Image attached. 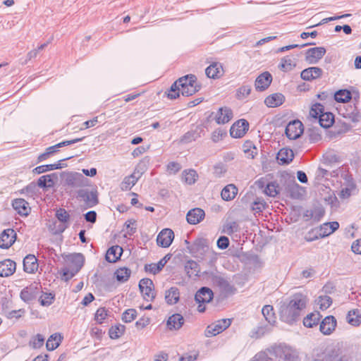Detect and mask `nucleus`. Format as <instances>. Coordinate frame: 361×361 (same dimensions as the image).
<instances>
[{
  "label": "nucleus",
  "mask_w": 361,
  "mask_h": 361,
  "mask_svg": "<svg viewBox=\"0 0 361 361\" xmlns=\"http://www.w3.org/2000/svg\"><path fill=\"white\" fill-rule=\"evenodd\" d=\"M66 265L61 269L62 279L67 281L72 279L82 267L84 257L80 253L68 255L64 258Z\"/></svg>",
  "instance_id": "obj_2"
},
{
  "label": "nucleus",
  "mask_w": 361,
  "mask_h": 361,
  "mask_svg": "<svg viewBox=\"0 0 361 361\" xmlns=\"http://www.w3.org/2000/svg\"><path fill=\"white\" fill-rule=\"evenodd\" d=\"M317 305L322 310H326L332 303V300L329 295H320L316 300Z\"/></svg>",
  "instance_id": "obj_47"
},
{
  "label": "nucleus",
  "mask_w": 361,
  "mask_h": 361,
  "mask_svg": "<svg viewBox=\"0 0 361 361\" xmlns=\"http://www.w3.org/2000/svg\"><path fill=\"white\" fill-rule=\"evenodd\" d=\"M239 230L238 224L236 221H231L227 223L224 228L225 233L231 235L233 233L237 232Z\"/></svg>",
  "instance_id": "obj_56"
},
{
  "label": "nucleus",
  "mask_w": 361,
  "mask_h": 361,
  "mask_svg": "<svg viewBox=\"0 0 361 361\" xmlns=\"http://www.w3.org/2000/svg\"><path fill=\"white\" fill-rule=\"evenodd\" d=\"M79 197H80L86 203V205L88 207H92L95 206L98 203V198L96 192L94 191H87V190H80L78 193Z\"/></svg>",
  "instance_id": "obj_24"
},
{
  "label": "nucleus",
  "mask_w": 361,
  "mask_h": 361,
  "mask_svg": "<svg viewBox=\"0 0 361 361\" xmlns=\"http://www.w3.org/2000/svg\"><path fill=\"white\" fill-rule=\"evenodd\" d=\"M309 300L307 295L296 293L291 295L280 307L281 319L289 324L298 322L306 308Z\"/></svg>",
  "instance_id": "obj_1"
},
{
  "label": "nucleus",
  "mask_w": 361,
  "mask_h": 361,
  "mask_svg": "<svg viewBox=\"0 0 361 361\" xmlns=\"http://www.w3.org/2000/svg\"><path fill=\"white\" fill-rule=\"evenodd\" d=\"M233 116V111L230 108L221 107L216 114L215 121L218 124H225L232 119Z\"/></svg>",
  "instance_id": "obj_17"
},
{
  "label": "nucleus",
  "mask_w": 361,
  "mask_h": 361,
  "mask_svg": "<svg viewBox=\"0 0 361 361\" xmlns=\"http://www.w3.org/2000/svg\"><path fill=\"white\" fill-rule=\"evenodd\" d=\"M336 320L333 316L326 317L320 324V331L324 335H329L335 329Z\"/></svg>",
  "instance_id": "obj_23"
},
{
  "label": "nucleus",
  "mask_w": 361,
  "mask_h": 361,
  "mask_svg": "<svg viewBox=\"0 0 361 361\" xmlns=\"http://www.w3.org/2000/svg\"><path fill=\"white\" fill-rule=\"evenodd\" d=\"M266 204L263 200L257 199L251 206V209L255 214H259L265 208Z\"/></svg>",
  "instance_id": "obj_54"
},
{
  "label": "nucleus",
  "mask_w": 361,
  "mask_h": 361,
  "mask_svg": "<svg viewBox=\"0 0 361 361\" xmlns=\"http://www.w3.org/2000/svg\"><path fill=\"white\" fill-rule=\"evenodd\" d=\"M347 322L355 326H359L361 324V314L358 310L349 311L346 317Z\"/></svg>",
  "instance_id": "obj_40"
},
{
  "label": "nucleus",
  "mask_w": 361,
  "mask_h": 361,
  "mask_svg": "<svg viewBox=\"0 0 361 361\" xmlns=\"http://www.w3.org/2000/svg\"><path fill=\"white\" fill-rule=\"evenodd\" d=\"M16 239V233L13 229L4 230L0 234V247L3 249L9 248L14 243Z\"/></svg>",
  "instance_id": "obj_13"
},
{
  "label": "nucleus",
  "mask_w": 361,
  "mask_h": 361,
  "mask_svg": "<svg viewBox=\"0 0 361 361\" xmlns=\"http://www.w3.org/2000/svg\"><path fill=\"white\" fill-rule=\"evenodd\" d=\"M226 133L221 129H218L212 133V139L213 142H219L223 136L226 135Z\"/></svg>",
  "instance_id": "obj_63"
},
{
  "label": "nucleus",
  "mask_w": 361,
  "mask_h": 361,
  "mask_svg": "<svg viewBox=\"0 0 361 361\" xmlns=\"http://www.w3.org/2000/svg\"><path fill=\"white\" fill-rule=\"evenodd\" d=\"M106 316L107 310L104 307H99L95 313L94 319L98 323L102 324Z\"/></svg>",
  "instance_id": "obj_57"
},
{
  "label": "nucleus",
  "mask_w": 361,
  "mask_h": 361,
  "mask_svg": "<svg viewBox=\"0 0 361 361\" xmlns=\"http://www.w3.org/2000/svg\"><path fill=\"white\" fill-rule=\"evenodd\" d=\"M180 82V92L183 96L189 97L200 90L197 78L194 75H188L178 79Z\"/></svg>",
  "instance_id": "obj_3"
},
{
  "label": "nucleus",
  "mask_w": 361,
  "mask_h": 361,
  "mask_svg": "<svg viewBox=\"0 0 361 361\" xmlns=\"http://www.w3.org/2000/svg\"><path fill=\"white\" fill-rule=\"evenodd\" d=\"M272 81V75L266 71L260 74L255 80V89L258 91H264L267 89Z\"/></svg>",
  "instance_id": "obj_15"
},
{
  "label": "nucleus",
  "mask_w": 361,
  "mask_h": 361,
  "mask_svg": "<svg viewBox=\"0 0 361 361\" xmlns=\"http://www.w3.org/2000/svg\"><path fill=\"white\" fill-rule=\"evenodd\" d=\"M339 228V224L337 221L324 223L320 226L316 228V234L314 237L308 238V241L312 242L319 238L329 236Z\"/></svg>",
  "instance_id": "obj_5"
},
{
  "label": "nucleus",
  "mask_w": 361,
  "mask_h": 361,
  "mask_svg": "<svg viewBox=\"0 0 361 361\" xmlns=\"http://www.w3.org/2000/svg\"><path fill=\"white\" fill-rule=\"evenodd\" d=\"M16 269V264L11 259H5L0 262V276L8 277L11 276Z\"/></svg>",
  "instance_id": "obj_20"
},
{
  "label": "nucleus",
  "mask_w": 361,
  "mask_h": 361,
  "mask_svg": "<svg viewBox=\"0 0 361 361\" xmlns=\"http://www.w3.org/2000/svg\"><path fill=\"white\" fill-rule=\"evenodd\" d=\"M284 100L285 97L282 94L274 93L266 97L264 103L268 107L273 108L281 105Z\"/></svg>",
  "instance_id": "obj_27"
},
{
  "label": "nucleus",
  "mask_w": 361,
  "mask_h": 361,
  "mask_svg": "<svg viewBox=\"0 0 361 361\" xmlns=\"http://www.w3.org/2000/svg\"><path fill=\"white\" fill-rule=\"evenodd\" d=\"M62 166L61 163H56L53 164H46L37 166L33 169V172L37 174H41L49 171H53L55 169H61Z\"/></svg>",
  "instance_id": "obj_43"
},
{
  "label": "nucleus",
  "mask_w": 361,
  "mask_h": 361,
  "mask_svg": "<svg viewBox=\"0 0 361 361\" xmlns=\"http://www.w3.org/2000/svg\"><path fill=\"white\" fill-rule=\"evenodd\" d=\"M37 261L34 255H27L23 259V270L28 274H34L38 269Z\"/></svg>",
  "instance_id": "obj_22"
},
{
  "label": "nucleus",
  "mask_w": 361,
  "mask_h": 361,
  "mask_svg": "<svg viewBox=\"0 0 361 361\" xmlns=\"http://www.w3.org/2000/svg\"><path fill=\"white\" fill-rule=\"evenodd\" d=\"M84 139V137L80 138H76L71 140H66L63 141L61 142H59L54 146L49 147L46 149V152L50 157L51 155L54 154L55 152L58 151V149L64 146H68L72 144H75L76 142H80Z\"/></svg>",
  "instance_id": "obj_32"
},
{
  "label": "nucleus",
  "mask_w": 361,
  "mask_h": 361,
  "mask_svg": "<svg viewBox=\"0 0 361 361\" xmlns=\"http://www.w3.org/2000/svg\"><path fill=\"white\" fill-rule=\"evenodd\" d=\"M294 154L290 149L283 148L277 154V160L280 164H288L293 159Z\"/></svg>",
  "instance_id": "obj_29"
},
{
  "label": "nucleus",
  "mask_w": 361,
  "mask_h": 361,
  "mask_svg": "<svg viewBox=\"0 0 361 361\" xmlns=\"http://www.w3.org/2000/svg\"><path fill=\"white\" fill-rule=\"evenodd\" d=\"M56 216L58 220L62 223H67L70 219V215L68 212L62 208H60L56 211Z\"/></svg>",
  "instance_id": "obj_55"
},
{
  "label": "nucleus",
  "mask_w": 361,
  "mask_h": 361,
  "mask_svg": "<svg viewBox=\"0 0 361 361\" xmlns=\"http://www.w3.org/2000/svg\"><path fill=\"white\" fill-rule=\"evenodd\" d=\"M38 291V285L32 284L23 288L20 292V296L23 301L30 302L36 298Z\"/></svg>",
  "instance_id": "obj_21"
},
{
  "label": "nucleus",
  "mask_w": 361,
  "mask_h": 361,
  "mask_svg": "<svg viewBox=\"0 0 361 361\" xmlns=\"http://www.w3.org/2000/svg\"><path fill=\"white\" fill-rule=\"evenodd\" d=\"M249 123L245 119H240L235 122L231 129L230 135L235 138H240L248 130Z\"/></svg>",
  "instance_id": "obj_11"
},
{
  "label": "nucleus",
  "mask_w": 361,
  "mask_h": 361,
  "mask_svg": "<svg viewBox=\"0 0 361 361\" xmlns=\"http://www.w3.org/2000/svg\"><path fill=\"white\" fill-rule=\"evenodd\" d=\"M262 313L266 321L270 324H274L276 322V316L271 305H264L262 310Z\"/></svg>",
  "instance_id": "obj_41"
},
{
  "label": "nucleus",
  "mask_w": 361,
  "mask_h": 361,
  "mask_svg": "<svg viewBox=\"0 0 361 361\" xmlns=\"http://www.w3.org/2000/svg\"><path fill=\"white\" fill-rule=\"evenodd\" d=\"M251 92L250 85H243L238 90L237 95L238 99H244L247 97Z\"/></svg>",
  "instance_id": "obj_59"
},
{
  "label": "nucleus",
  "mask_w": 361,
  "mask_h": 361,
  "mask_svg": "<svg viewBox=\"0 0 361 361\" xmlns=\"http://www.w3.org/2000/svg\"><path fill=\"white\" fill-rule=\"evenodd\" d=\"M288 190L291 197L294 199H299L302 196V188L295 181L288 185Z\"/></svg>",
  "instance_id": "obj_42"
},
{
  "label": "nucleus",
  "mask_w": 361,
  "mask_h": 361,
  "mask_svg": "<svg viewBox=\"0 0 361 361\" xmlns=\"http://www.w3.org/2000/svg\"><path fill=\"white\" fill-rule=\"evenodd\" d=\"M12 207L14 210L21 216H26L31 211V208L29 206L28 202L22 198L13 200L12 202Z\"/></svg>",
  "instance_id": "obj_18"
},
{
  "label": "nucleus",
  "mask_w": 361,
  "mask_h": 361,
  "mask_svg": "<svg viewBox=\"0 0 361 361\" xmlns=\"http://www.w3.org/2000/svg\"><path fill=\"white\" fill-rule=\"evenodd\" d=\"M312 361H342V357L336 352L326 351L317 354Z\"/></svg>",
  "instance_id": "obj_28"
},
{
  "label": "nucleus",
  "mask_w": 361,
  "mask_h": 361,
  "mask_svg": "<svg viewBox=\"0 0 361 361\" xmlns=\"http://www.w3.org/2000/svg\"><path fill=\"white\" fill-rule=\"evenodd\" d=\"M173 238V231L170 228H164L158 234L157 243L159 246L168 247L172 243Z\"/></svg>",
  "instance_id": "obj_14"
},
{
  "label": "nucleus",
  "mask_w": 361,
  "mask_h": 361,
  "mask_svg": "<svg viewBox=\"0 0 361 361\" xmlns=\"http://www.w3.org/2000/svg\"><path fill=\"white\" fill-rule=\"evenodd\" d=\"M139 288L143 298L147 301H152L155 298L153 281L149 279H142L140 281Z\"/></svg>",
  "instance_id": "obj_9"
},
{
  "label": "nucleus",
  "mask_w": 361,
  "mask_h": 361,
  "mask_svg": "<svg viewBox=\"0 0 361 361\" xmlns=\"http://www.w3.org/2000/svg\"><path fill=\"white\" fill-rule=\"evenodd\" d=\"M286 135L290 140H296L303 133V125L298 120L290 121L286 128Z\"/></svg>",
  "instance_id": "obj_10"
},
{
  "label": "nucleus",
  "mask_w": 361,
  "mask_h": 361,
  "mask_svg": "<svg viewBox=\"0 0 361 361\" xmlns=\"http://www.w3.org/2000/svg\"><path fill=\"white\" fill-rule=\"evenodd\" d=\"M264 192L270 197H276L279 192V187L276 182H271L267 185Z\"/></svg>",
  "instance_id": "obj_49"
},
{
  "label": "nucleus",
  "mask_w": 361,
  "mask_h": 361,
  "mask_svg": "<svg viewBox=\"0 0 361 361\" xmlns=\"http://www.w3.org/2000/svg\"><path fill=\"white\" fill-rule=\"evenodd\" d=\"M323 71L319 67H310L301 72L300 77L302 80L311 81L322 77Z\"/></svg>",
  "instance_id": "obj_19"
},
{
  "label": "nucleus",
  "mask_w": 361,
  "mask_h": 361,
  "mask_svg": "<svg viewBox=\"0 0 361 361\" xmlns=\"http://www.w3.org/2000/svg\"><path fill=\"white\" fill-rule=\"evenodd\" d=\"M238 192V188L233 184H229L224 187L221 195L224 200L230 201L235 198Z\"/></svg>",
  "instance_id": "obj_31"
},
{
  "label": "nucleus",
  "mask_w": 361,
  "mask_h": 361,
  "mask_svg": "<svg viewBox=\"0 0 361 361\" xmlns=\"http://www.w3.org/2000/svg\"><path fill=\"white\" fill-rule=\"evenodd\" d=\"M61 336L57 334H52L47 340L46 347L48 350H55L60 344Z\"/></svg>",
  "instance_id": "obj_45"
},
{
  "label": "nucleus",
  "mask_w": 361,
  "mask_h": 361,
  "mask_svg": "<svg viewBox=\"0 0 361 361\" xmlns=\"http://www.w3.org/2000/svg\"><path fill=\"white\" fill-rule=\"evenodd\" d=\"M326 49L324 47H313L307 49L305 53V61L310 64H315L324 56Z\"/></svg>",
  "instance_id": "obj_12"
},
{
  "label": "nucleus",
  "mask_w": 361,
  "mask_h": 361,
  "mask_svg": "<svg viewBox=\"0 0 361 361\" xmlns=\"http://www.w3.org/2000/svg\"><path fill=\"white\" fill-rule=\"evenodd\" d=\"M231 324V319H219L210 325L207 326L204 331L206 337H212L219 334L224 330L228 329Z\"/></svg>",
  "instance_id": "obj_7"
},
{
  "label": "nucleus",
  "mask_w": 361,
  "mask_h": 361,
  "mask_svg": "<svg viewBox=\"0 0 361 361\" xmlns=\"http://www.w3.org/2000/svg\"><path fill=\"white\" fill-rule=\"evenodd\" d=\"M180 293L176 287H171L166 292L165 300L169 305H174L179 300Z\"/></svg>",
  "instance_id": "obj_33"
},
{
  "label": "nucleus",
  "mask_w": 361,
  "mask_h": 361,
  "mask_svg": "<svg viewBox=\"0 0 361 361\" xmlns=\"http://www.w3.org/2000/svg\"><path fill=\"white\" fill-rule=\"evenodd\" d=\"M25 314V310L19 309L17 310H11L6 312V317L8 319H19Z\"/></svg>",
  "instance_id": "obj_61"
},
{
  "label": "nucleus",
  "mask_w": 361,
  "mask_h": 361,
  "mask_svg": "<svg viewBox=\"0 0 361 361\" xmlns=\"http://www.w3.org/2000/svg\"><path fill=\"white\" fill-rule=\"evenodd\" d=\"M54 300V295L53 294L45 293L40 296L39 301L42 306H49L52 304Z\"/></svg>",
  "instance_id": "obj_53"
},
{
  "label": "nucleus",
  "mask_w": 361,
  "mask_h": 361,
  "mask_svg": "<svg viewBox=\"0 0 361 361\" xmlns=\"http://www.w3.org/2000/svg\"><path fill=\"white\" fill-rule=\"evenodd\" d=\"M320 314L318 312L307 314L303 319V324L307 328H312L318 324L320 320Z\"/></svg>",
  "instance_id": "obj_34"
},
{
  "label": "nucleus",
  "mask_w": 361,
  "mask_h": 361,
  "mask_svg": "<svg viewBox=\"0 0 361 361\" xmlns=\"http://www.w3.org/2000/svg\"><path fill=\"white\" fill-rule=\"evenodd\" d=\"M323 106L320 104H314L310 110V115L316 118L319 117V114H323Z\"/></svg>",
  "instance_id": "obj_60"
},
{
  "label": "nucleus",
  "mask_w": 361,
  "mask_h": 361,
  "mask_svg": "<svg viewBox=\"0 0 361 361\" xmlns=\"http://www.w3.org/2000/svg\"><path fill=\"white\" fill-rule=\"evenodd\" d=\"M205 216V212L200 208H194L188 211L186 219L188 224L195 225L202 221Z\"/></svg>",
  "instance_id": "obj_16"
},
{
  "label": "nucleus",
  "mask_w": 361,
  "mask_h": 361,
  "mask_svg": "<svg viewBox=\"0 0 361 361\" xmlns=\"http://www.w3.org/2000/svg\"><path fill=\"white\" fill-rule=\"evenodd\" d=\"M164 267V262H162V261H159L157 264H149L145 265V271L149 273H152L153 274H156L158 272H159L163 267Z\"/></svg>",
  "instance_id": "obj_50"
},
{
  "label": "nucleus",
  "mask_w": 361,
  "mask_h": 361,
  "mask_svg": "<svg viewBox=\"0 0 361 361\" xmlns=\"http://www.w3.org/2000/svg\"><path fill=\"white\" fill-rule=\"evenodd\" d=\"M185 243L189 253L196 258L202 259L209 249L207 241L204 238H197L192 243L188 240Z\"/></svg>",
  "instance_id": "obj_4"
},
{
  "label": "nucleus",
  "mask_w": 361,
  "mask_h": 361,
  "mask_svg": "<svg viewBox=\"0 0 361 361\" xmlns=\"http://www.w3.org/2000/svg\"><path fill=\"white\" fill-rule=\"evenodd\" d=\"M319 123L324 128L331 126L334 121V115L331 113H323L319 114Z\"/></svg>",
  "instance_id": "obj_39"
},
{
  "label": "nucleus",
  "mask_w": 361,
  "mask_h": 361,
  "mask_svg": "<svg viewBox=\"0 0 361 361\" xmlns=\"http://www.w3.org/2000/svg\"><path fill=\"white\" fill-rule=\"evenodd\" d=\"M44 343V337L41 334H37L30 341V345L33 348H41Z\"/></svg>",
  "instance_id": "obj_51"
},
{
  "label": "nucleus",
  "mask_w": 361,
  "mask_h": 361,
  "mask_svg": "<svg viewBox=\"0 0 361 361\" xmlns=\"http://www.w3.org/2000/svg\"><path fill=\"white\" fill-rule=\"evenodd\" d=\"M197 177V174L195 170H185L182 173L183 180L189 185L193 184L196 181V178Z\"/></svg>",
  "instance_id": "obj_46"
},
{
  "label": "nucleus",
  "mask_w": 361,
  "mask_h": 361,
  "mask_svg": "<svg viewBox=\"0 0 361 361\" xmlns=\"http://www.w3.org/2000/svg\"><path fill=\"white\" fill-rule=\"evenodd\" d=\"M229 245V240L226 236H221L217 240V246L219 249H226Z\"/></svg>",
  "instance_id": "obj_62"
},
{
  "label": "nucleus",
  "mask_w": 361,
  "mask_h": 361,
  "mask_svg": "<svg viewBox=\"0 0 361 361\" xmlns=\"http://www.w3.org/2000/svg\"><path fill=\"white\" fill-rule=\"evenodd\" d=\"M222 71V67L220 64L214 63L208 66L205 70V73L208 78H219Z\"/></svg>",
  "instance_id": "obj_35"
},
{
  "label": "nucleus",
  "mask_w": 361,
  "mask_h": 361,
  "mask_svg": "<svg viewBox=\"0 0 361 361\" xmlns=\"http://www.w3.org/2000/svg\"><path fill=\"white\" fill-rule=\"evenodd\" d=\"M137 317V312L134 309H128L126 310L122 316V320L126 323L133 322Z\"/></svg>",
  "instance_id": "obj_52"
},
{
  "label": "nucleus",
  "mask_w": 361,
  "mask_h": 361,
  "mask_svg": "<svg viewBox=\"0 0 361 361\" xmlns=\"http://www.w3.org/2000/svg\"><path fill=\"white\" fill-rule=\"evenodd\" d=\"M54 177L56 178V175L55 173H51V174H48V175H44V176H41L38 179V182H37L38 186L39 188H42L54 187V181L53 180Z\"/></svg>",
  "instance_id": "obj_36"
},
{
  "label": "nucleus",
  "mask_w": 361,
  "mask_h": 361,
  "mask_svg": "<svg viewBox=\"0 0 361 361\" xmlns=\"http://www.w3.org/2000/svg\"><path fill=\"white\" fill-rule=\"evenodd\" d=\"M125 329V326L121 324L112 326L109 331L110 338L112 339L120 338L124 334Z\"/></svg>",
  "instance_id": "obj_48"
},
{
  "label": "nucleus",
  "mask_w": 361,
  "mask_h": 361,
  "mask_svg": "<svg viewBox=\"0 0 361 361\" xmlns=\"http://www.w3.org/2000/svg\"><path fill=\"white\" fill-rule=\"evenodd\" d=\"M213 283L217 286L222 294L227 297L235 293L236 288L224 276L216 274L212 277Z\"/></svg>",
  "instance_id": "obj_6"
},
{
  "label": "nucleus",
  "mask_w": 361,
  "mask_h": 361,
  "mask_svg": "<svg viewBox=\"0 0 361 361\" xmlns=\"http://www.w3.org/2000/svg\"><path fill=\"white\" fill-rule=\"evenodd\" d=\"M140 175L139 172H133L131 175L124 178L121 183V189L123 191L129 190L133 186L135 185L140 178Z\"/></svg>",
  "instance_id": "obj_25"
},
{
  "label": "nucleus",
  "mask_w": 361,
  "mask_h": 361,
  "mask_svg": "<svg viewBox=\"0 0 361 361\" xmlns=\"http://www.w3.org/2000/svg\"><path fill=\"white\" fill-rule=\"evenodd\" d=\"M351 250L353 252L361 255V238L353 243Z\"/></svg>",
  "instance_id": "obj_64"
},
{
  "label": "nucleus",
  "mask_w": 361,
  "mask_h": 361,
  "mask_svg": "<svg viewBox=\"0 0 361 361\" xmlns=\"http://www.w3.org/2000/svg\"><path fill=\"white\" fill-rule=\"evenodd\" d=\"M123 252V248L119 245L111 247L106 252V259L109 262H116L120 259Z\"/></svg>",
  "instance_id": "obj_30"
},
{
  "label": "nucleus",
  "mask_w": 361,
  "mask_h": 361,
  "mask_svg": "<svg viewBox=\"0 0 361 361\" xmlns=\"http://www.w3.org/2000/svg\"><path fill=\"white\" fill-rule=\"evenodd\" d=\"M185 270L190 278L197 276L200 271L199 265L196 262L189 260L185 263Z\"/></svg>",
  "instance_id": "obj_37"
},
{
  "label": "nucleus",
  "mask_w": 361,
  "mask_h": 361,
  "mask_svg": "<svg viewBox=\"0 0 361 361\" xmlns=\"http://www.w3.org/2000/svg\"><path fill=\"white\" fill-rule=\"evenodd\" d=\"M130 274V269L125 267L116 269L114 273L117 281L121 283L127 281L129 279Z\"/></svg>",
  "instance_id": "obj_38"
},
{
  "label": "nucleus",
  "mask_w": 361,
  "mask_h": 361,
  "mask_svg": "<svg viewBox=\"0 0 361 361\" xmlns=\"http://www.w3.org/2000/svg\"><path fill=\"white\" fill-rule=\"evenodd\" d=\"M184 324V318L180 314H173L167 320V326L170 330H178Z\"/></svg>",
  "instance_id": "obj_26"
},
{
  "label": "nucleus",
  "mask_w": 361,
  "mask_h": 361,
  "mask_svg": "<svg viewBox=\"0 0 361 361\" xmlns=\"http://www.w3.org/2000/svg\"><path fill=\"white\" fill-rule=\"evenodd\" d=\"M334 99L338 102L345 103L351 99V93L347 90H340L335 93Z\"/></svg>",
  "instance_id": "obj_44"
},
{
  "label": "nucleus",
  "mask_w": 361,
  "mask_h": 361,
  "mask_svg": "<svg viewBox=\"0 0 361 361\" xmlns=\"http://www.w3.org/2000/svg\"><path fill=\"white\" fill-rule=\"evenodd\" d=\"M196 140V133L194 131H188L180 138V142L183 144L190 143Z\"/></svg>",
  "instance_id": "obj_58"
},
{
  "label": "nucleus",
  "mask_w": 361,
  "mask_h": 361,
  "mask_svg": "<svg viewBox=\"0 0 361 361\" xmlns=\"http://www.w3.org/2000/svg\"><path fill=\"white\" fill-rule=\"evenodd\" d=\"M214 294L212 290L207 287H202L197 291L195 299L198 303L197 310L200 312L205 311V304L209 302L213 298Z\"/></svg>",
  "instance_id": "obj_8"
}]
</instances>
